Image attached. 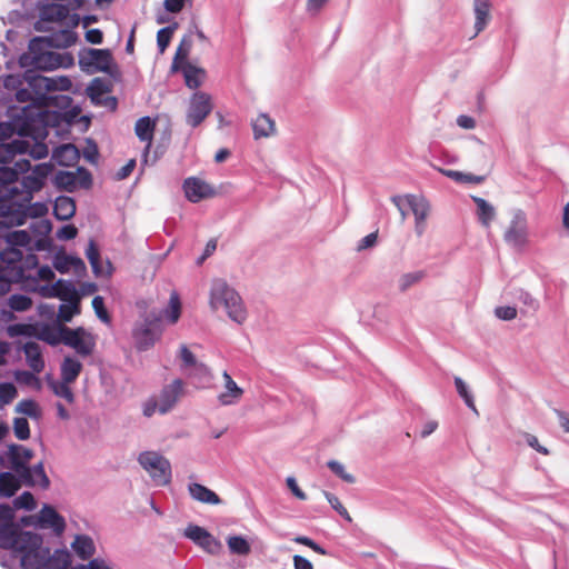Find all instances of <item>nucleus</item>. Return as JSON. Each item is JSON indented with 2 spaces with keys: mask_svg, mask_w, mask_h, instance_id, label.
<instances>
[{
  "mask_svg": "<svg viewBox=\"0 0 569 569\" xmlns=\"http://www.w3.org/2000/svg\"><path fill=\"white\" fill-rule=\"evenodd\" d=\"M28 147L29 143L20 139L0 143V203L14 200L30 202L51 173L50 163H39L31 169L30 160L24 158L17 160L13 167L7 166L16 156H22Z\"/></svg>",
  "mask_w": 569,
  "mask_h": 569,
  "instance_id": "f257e3e1",
  "label": "nucleus"
},
{
  "mask_svg": "<svg viewBox=\"0 0 569 569\" xmlns=\"http://www.w3.org/2000/svg\"><path fill=\"white\" fill-rule=\"evenodd\" d=\"M13 512L9 506H0V548L11 551L23 569H43V559L49 550L42 546L40 535L21 531L12 523Z\"/></svg>",
  "mask_w": 569,
  "mask_h": 569,
  "instance_id": "f03ea898",
  "label": "nucleus"
},
{
  "mask_svg": "<svg viewBox=\"0 0 569 569\" xmlns=\"http://www.w3.org/2000/svg\"><path fill=\"white\" fill-rule=\"evenodd\" d=\"M9 121L0 122V143L11 138L14 133L18 136L31 134L34 138H43L46 126L50 119V114L42 112L38 106H24L23 108H9Z\"/></svg>",
  "mask_w": 569,
  "mask_h": 569,
  "instance_id": "7ed1b4c3",
  "label": "nucleus"
},
{
  "mask_svg": "<svg viewBox=\"0 0 569 569\" xmlns=\"http://www.w3.org/2000/svg\"><path fill=\"white\" fill-rule=\"evenodd\" d=\"M209 305L214 311L223 309L228 317L239 325L247 319V310L240 295L223 279L212 280Z\"/></svg>",
  "mask_w": 569,
  "mask_h": 569,
  "instance_id": "20e7f679",
  "label": "nucleus"
},
{
  "mask_svg": "<svg viewBox=\"0 0 569 569\" xmlns=\"http://www.w3.org/2000/svg\"><path fill=\"white\" fill-rule=\"evenodd\" d=\"M51 47L41 46L39 50L22 53L19 63L22 68H34L37 70H53L57 68H69L73 66V56L69 52H56Z\"/></svg>",
  "mask_w": 569,
  "mask_h": 569,
  "instance_id": "39448f33",
  "label": "nucleus"
},
{
  "mask_svg": "<svg viewBox=\"0 0 569 569\" xmlns=\"http://www.w3.org/2000/svg\"><path fill=\"white\" fill-rule=\"evenodd\" d=\"M34 68H26L23 80L28 87L34 93L36 99L44 107L57 106L61 109H66L72 102V99L64 94H51L52 79L44 77L38 72Z\"/></svg>",
  "mask_w": 569,
  "mask_h": 569,
  "instance_id": "423d86ee",
  "label": "nucleus"
},
{
  "mask_svg": "<svg viewBox=\"0 0 569 569\" xmlns=\"http://www.w3.org/2000/svg\"><path fill=\"white\" fill-rule=\"evenodd\" d=\"M42 112H46L50 114V119L48 121V124L46 126V132L47 134L43 138H34L31 134L28 136H19L18 139L24 140L29 143V147L27 151L23 153H28L33 159H43L48 156V147L42 141L49 136V128L56 127L59 123V119L63 118L67 122H72L73 119L79 114L80 110L78 107L72 108L69 111L64 112H57V111H50V110H42L41 107H39Z\"/></svg>",
  "mask_w": 569,
  "mask_h": 569,
  "instance_id": "0eeeda50",
  "label": "nucleus"
},
{
  "mask_svg": "<svg viewBox=\"0 0 569 569\" xmlns=\"http://www.w3.org/2000/svg\"><path fill=\"white\" fill-rule=\"evenodd\" d=\"M48 212L43 202L10 201L0 203V218H4L11 224H23L27 218H41Z\"/></svg>",
  "mask_w": 569,
  "mask_h": 569,
  "instance_id": "6e6552de",
  "label": "nucleus"
},
{
  "mask_svg": "<svg viewBox=\"0 0 569 569\" xmlns=\"http://www.w3.org/2000/svg\"><path fill=\"white\" fill-rule=\"evenodd\" d=\"M78 63L87 74L110 73L113 57L109 49L82 48L78 53Z\"/></svg>",
  "mask_w": 569,
  "mask_h": 569,
  "instance_id": "1a4fd4ad",
  "label": "nucleus"
},
{
  "mask_svg": "<svg viewBox=\"0 0 569 569\" xmlns=\"http://www.w3.org/2000/svg\"><path fill=\"white\" fill-rule=\"evenodd\" d=\"M140 466L149 473L158 486H166L171 481V463L156 451H143L138 457Z\"/></svg>",
  "mask_w": 569,
  "mask_h": 569,
  "instance_id": "9d476101",
  "label": "nucleus"
},
{
  "mask_svg": "<svg viewBox=\"0 0 569 569\" xmlns=\"http://www.w3.org/2000/svg\"><path fill=\"white\" fill-rule=\"evenodd\" d=\"M161 335L160 318L148 315L136 323L132 330L136 347L139 351L150 349Z\"/></svg>",
  "mask_w": 569,
  "mask_h": 569,
  "instance_id": "9b49d317",
  "label": "nucleus"
},
{
  "mask_svg": "<svg viewBox=\"0 0 569 569\" xmlns=\"http://www.w3.org/2000/svg\"><path fill=\"white\" fill-rule=\"evenodd\" d=\"M505 242L516 249H522L529 241L527 214L521 209L512 211V218L503 233Z\"/></svg>",
  "mask_w": 569,
  "mask_h": 569,
  "instance_id": "f8f14e48",
  "label": "nucleus"
},
{
  "mask_svg": "<svg viewBox=\"0 0 569 569\" xmlns=\"http://www.w3.org/2000/svg\"><path fill=\"white\" fill-rule=\"evenodd\" d=\"M43 569H68L71 562L70 553L66 549H57L52 555L48 550L43 559ZM88 569H114L106 559L97 557L88 562Z\"/></svg>",
  "mask_w": 569,
  "mask_h": 569,
  "instance_id": "ddd939ff",
  "label": "nucleus"
},
{
  "mask_svg": "<svg viewBox=\"0 0 569 569\" xmlns=\"http://www.w3.org/2000/svg\"><path fill=\"white\" fill-rule=\"evenodd\" d=\"M211 111V97L203 91H197L190 98L186 113V122L191 128H197Z\"/></svg>",
  "mask_w": 569,
  "mask_h": 569,
  "instance_id": "4468645a",
  "label": "nucleus"
},
{
  "mask_svg": "<svg viewBox=\"0 0 569 569\" xmlns=\"http://www.w3.org/2000/svg\"><path fill=\"white\" fill-rule=\"evenodd\" d=\"M62 343L74 349L81 357L90 356L96 347V341L92 335L86 332L82 327L71 329L67 327L63 329Z\"/></svg>",
  "mask_w": 569,
  "mask_h": 569,
  "instance_id": "2eb2a0df",
  "label": "nucleus"
},
{
  "mask_svg": "<svg viewBox=\"0 0 569 569\" xmlns=\"http://www.w3.org/2000/svg\"><path fill=\"white\" fill-rule=\"evenodd\" d=\"M77 41V33L70 29L53 31L48 36L34 37L29 42V50H39L41 46L66 49Z\"/></svg>",
  "mask_w": 569,
  "mask_h": 569,
  "instance_id": "dca6fc26",
  "label": "nucleus"
},
{
  "mask_svg": "<svg viewBox=\"0 0 569 569\" xmlns=\"http://www.w3.org/2000/svg\"><path fill=\"white\" fill-rule=\"evenodd\" d=\"M17 329L22 335L34 336L37 339L42 340L50 346H58L62 342V337L64 335L63 329H67V326L43 323L38 327H32L29 325H19L17 326Z\"/></svg>",
  "mask_w": 569,
  "mask_h": 569,
  "instance_id": "f3484780",
  "label": "nucleus"
},
{
  "mask_svg": "<svg viewBox=\"0 0 569 569\" xmlns=\"http://www.w3.org/2000/svg\"><path fill=\"white\" fill-rule=\"evenodd\" d=\"M405 199L415 217V232L422 237L427 229V218L430 214V202L422 196L407 194Z\"/></svg>",
  "mask_w": 569,
  "mask_h": 569,
  "instance_id": "a211bd4d",
  "label": "nucleus"
},
{
  "mask_svg": "<svg viewBox=\"0 0 569 569\" xmlns=\"http://www.w3.org/2000/svg\"><path fill=\"white\" fill-rule=\"evenodd\" d=\"M40 20L34 23L37 31H46V22H62L69 17V8L61 3H47L40 8Z\"/></svg>",
  "mask_w": 569,
  "mask_h": 569,
  "instance_id": "6ab92c4d",
  "label": "nucleus"
},
{
  "mask_svg": "<svg viewBox=\"0 0 569 569\" xmlns=\"http://www.w3.org/2000/svg\"><path fill=\"white\" fill-rule=\"evenodd\" d=\"M182 392L183 381L181 379H174L171 383L163 386L158 397L159 412L161 415L169 412L176 406Z\"/></svg>",
  "mask_w": 569,
  "mask_h": 569,
  "instance_id": "aec40b11",
  "label": "nucleus"
},
{
  "mask_svg": "<svg viewBox=\"0 0 569 569\" xmlns=\"http://www.w3.org/2000/svg\"><path fill=\"white\" fill-rule=\"evenodd\" d=\"M183 191L187 199L194 203L214 194V190L210 184L194 177H190L184 180Z\"/></svg>",
  "mask_w": 569,
  "mask_h": 569,
  "instance_id": "412c9836",
  "label": "nucleus"
},
{
  "mask_svg": "<svg viewBox=\"0 0 569 569\" xmlns=\"http://www.w3.org/2000/svg\"><path fill=\"white\" fill-rule=\"evenodd\" d=\"M87 94L91 102L96 106H107L114 110L117 108V99L113 97H103L109 91L106 82L100 78H94L87 87Z\"/></svg>",
  "mask_w": 569,
  "mask_h": 569,
  "instance_id": "4be33fe9",
  "label": "nucleus"
},
{
  "mask_svg": "<svg viewBox=\"0 0 569 569\" xmlns=\"http://www.w3.org/2000/svg\"><path fill=\"white\" fill-rule=\"evenodd\" d=\"M22 258V249L12 246H3L0 252V268L7 272L11 271V269H19L22 273V280L28 279L29 276L24 274Z\"/></svg>",
  "mask_w": 569,
  "mask_h": 569,
  "instance_id": "5701e85b",
  "label": "nucleus"
},
{
  "mask_svg": "<svg viewBox=\"0 0 569 569\" xmlns=\"http://www.w3.org/2000/svg\"><path fill=\"white\" fill-rule=\"evenodd\" d=\"M21 482L28 487L39 486L42 489H47L50 486V480L46 475L42 462L29 467L27 465V472H16Z\"/></svg>",
  "mask_w": 569,
  "mask_h": 569,
  "instance_id": "b1692460",
  "label": "nucleus"
},
{
  "mask_svg": "<svg viewBox=\"0 0 569 569\" xmlns=\"http://www.w3.org/2000/svg\"><path fill=\"white\" fill-rule=\"evenodd\" d=\"M33 457V451L21 445L11 443L8 446V458L13 472H27V465Z\"/></svg>",
  "mask_w": 569,
  "mask_h": 569,
  "instance_id": "393cba45",
  "label": "nucleus"
},
{
  "mask_svg": "<svg viewBox=\"0 0 569 569\" xmlns=\"http://www.w3.org/2000/svg\"><path fill=\"white\" fill-rule=\"evenodd\" d=\"M224 390L217 397L221 406H233L240 401L244 391L237 382L231 378L228 371L222 372Z\"/></svg>",
  "mask_w": 569,
  "mask_h": 569,
  "instance_id": "a878e982",
  "label": "nucleus"
},
{
  "mask_svg": "<svg viewBox=\"0 0 569 569\" xmlns=\"http://www.w3.org/2000/svg\"><path fill=\"white\" fill-rule=\"evenodd\" d=\"M39 525L41 528H50L60 535L66 529L64 518L58 511L48 505H44L39 512Z\"/></svg>",
  "mask_w": 569,
  "mask_h": 569,
  "instance_id": "bb28decb",
  "label": "nucleus"
},
{
  "mask_svg": "<svg viewBox=\"0 0 569 569\" xmlns=\"http://www.w3.org/2000/svg\"><path fill=\"white\" fill-rule=\"evenodd\" d=\"M491 2L490 0H473V13H475V36L479 34L488 26L491 14Z\"/></svg>",
  "mask_w": 569,
  "mask_h": 569,
  "instance_id": "cd10ccee",
  "label": "nucleus"
},
{
  "mask_svg": "<svg viewBox=\"0 0 569 569\" xmlns=\"http://www.w3.org/2000/svg\"><path fill=\"white\" fill-rule=\"evenodd\" d=\"M80 158L78 148L72 143L57 147L52 153V159L62 167L73 166Z\"/></svg>",
  "mask_w": 569,
  "mask_h": 569,
  "instance_id": "c85d7f7f",
  "label": "nucleus"
},
{
  "mask_svg": "<svg viewBox=\"0 0 569 569\" xmlns=\"http://www.w3.org/2000/svg\"><path fill=\"white\" fill-rule=\"evenodd\" d=\"M188 492L190 497L199 501L201 503L207 505H219L221 503V499L219 496L212 491L211 489L207 488L206 486L198 483V482H191L188 485Z\"/></svg>",
  "mask_w": 569,
  "mask_h": 569,
  "instance_id": "c756f323",
  "label": "nucleus"
},
{
  "mask_svg": "<svg viewBox=\"0 0 569 569\" xmlns=\"http://www.w3.org/2000/svg\"><path fill=\"white\" fill-rule=\"evenodd\" d=\"M188 377L192 380L197 389H206L212 386L213 375L208 366L203 362L196 365L188 371Z\"/></svg>",
  "mask_w": 569,
  "mask_h": 569,
  "instance_id": "7c9ffc66",
  "label": "nucleus"
},
{
  "mask_svg": "<svg viewBox=\"0 0 569 569\" xmlns=\"http://www.w3.org/2000/svg\"><path fill=\"white\" fill-rule=\"evenodd\" d=\"M71 548L81 560L92 559L96 553L94 541L88 535H77L71 543Z\"/></svg>",
  "mask_w": 569,
  "mask_h": 569,
  "instance_id": "2f4dec72",
  "label": "nucleus"
},
{
  "mask_svg": "<svg viewBox=\"0 0 569 569\" xmlns=\"http://www.w3.org/2000/svg\"><path fill=\"white\" fill-rule=\"evenodd\" d=\"M23 352L28 366L37 373L44 369V361L41 355L40 346L34 341H28L23 345Z\"/></svg>",
  "mask_w": 569,
  "mask_h": 569,
  "instance_id": "473e14b6",
  "label": "nucleus"
},
{
  "mask_svg": "<svg viewBox=\"0 0 569 569\" xmlns=\"http://www.w3.org/2000/svg\"><path fill=\"white\" fill-rule=\"evenodd\" d=\"M76 213V202L71 197L59 196L54 200L53 214L58 220L66 221Z\"/></svg>",
  "mask_w": 569,
  "mask_h": 569,
  "instance_id": "72a5a7b5",
  "label": "nucleus"
},
{
  "mask_svg": "<svg viewBox=\"0 0 569 569\" xmlns=\"http://www.w3.org/2000/svg\"><path fill=\"white\" fill-rule=\"evenodd\" d=\"M184 537L204 549H209L214 542L213 537L204 528L197 525H189L184 530Z\"/></svg>",
  "mask_w": 569,
  "mask_h": 569,
  "instance_id": "f704fd0d",
  "label": "nucleus"
},
{
  "mask_svg": "<svg viewBox=\"0 0 569 569\" xmlns=\"http://www.w3.org/2000/svg\"><path fill=\"white\" fill-rule=\"evenodd\" d=\"M82 370V363L74 357L68 356L60 366L61 380L66 382H74Z\"/></svg>",
  "mask_w": 569,
  "mask_h": 569,
  "instance_id": "c9c22d12",
  "label": "nucleus"
},
{
  "mask_svg": "<svg viewBox=\"0 0 569 569\" xmlns=\"http://www.w3.org/2000/svg\"><path fill=\"white\" fill-rule=\"evenodd\" d=\"M179 71H182L186 86L190 89H197L201 86L206 71L189 62H184Z\"/></svg>",
  "mask_w": 569,
  "mask_h": 569,
  "instance_id": "e433bc0d",
  "label": "nucleus"
},
{
  "mask_svg": "<svg viewBox=\"0 0 569 569\" xmlns=\"http://www.w3.org/2000/svg\"><path fill=\"white\" fill-rule=\"evenodd\" d=\"M472 201L477 206V216L480 223L483 227L488 228L496 217L495 207L491 203H489L486 199L480 197L473 196Z\"/></svg>",
  "mask_w": 569,
  "mask_h": 569,
  "instance_id": "4c0bfd02",
  "label": "nucleus"
},
{
  "mask_svg": "<svg viewBox=\"0 0 569 569\" xmlns=\"http://www.w3.org/2000/svg\"><path fill=\"white\" fill-rule=\"evenodd\" d=\"M252 129L256 139L266 138L274 132V122L268 114L261 113L253 120Z\"/></svg>",
  "mask_w": 569,
  "mask_h": 569,
  "instance_id": "58836bf2",
  "label": "nucleus"
},
{
  "mask_svg": "<svg viewBox=\"0 0 569 569\" xmlns=\"http://www.w3.org/2000/svg\"><path fill=\"white\" fill-rule=\"evenodd\" d=\"M191 47H192L191 37L184 36L181 39V41L177 48L174 58L172 60V64H171L172 72H178L180 70V68L183 66V63L187 62L186 60L190 53Z\"/></svg>",
  "mask_w": 569,
  "mask_h": 569,
  "instance_id": "ea45409f",
  "label": "nucleus"
},
{
  "mask_svg": "<svg viewBox=\"0 0 569 569\" xmlns=\"http://www.w3.org/2000/svg\"><path fill=\"white\" fill-rule=\"evenodd\" d=\"M53 266H54V268L59 272L66 273L71 268H74V269L81 268V269H83L84 268V262L82 261V259H80L78 257L68 256V254H64V253H57L54 256Z\"/></svg>",
  "mask_w": 569,
  "mask_h": 569,
  "instance_id": "a19ab883",
  "label": "nucleus"
},
{
  "mask_svg": "<svg viewBox=\"0 0 569 569\" xmlns=\"http://www.w3.org/2000/svg\"><path fill=\"white\" fill-rule=\"evenodd\" d=\"M153 130L154 121L150 117L146 116L137 120L134 132L141 141L148 142V146L153 138Z\"/></svg>",
  "mask_w": 569,
  "mask_h": 569,
  "instance_id": "79ce46f5",
  "label": "nucleus"
},
{
  "mask_svg": "<svg viewBox=\"0 0 569 569\" xmlns=\"http://www.w3.org/2000/svg\"><path fill=\"white\" fill-rule=\"evenodd\" d=\"M19 480L12 472L0 473V496L12 497L20 488Z\"/></svg>",
  "mask_w": 569,
  "mask_h": 569,
  "instance_id": "37998d69",
  "label": "nucleus"
},
{
  "mask_svg": "<svg viewBox=\"0 0 569 569\" xmlns=\"http://www.w3.org/2000/svg\"><path fill=\"white\" fill-rule=\"evenodd\" d=\"M31 241H32L31 236L27 230L10 231L8 229V232H7V236L4 239V244L21 249V248L29 247Z\"/></svg>",
  "mask_w": 569,
  "mask_h": 569,
  "instance_id": "c03bdc74",
  "label": "nucleus"
},
{
  "mask_svg": "<svg viewBox=\"0 0 569 569\" xmlns=\"http://www.w3.org/2000/svg\"><path fill=\"white\" fill-rule=\"evenodd\" d=\"M22 280V273L19 269H11L7 272L0 268V296L10 291L12 283H19Z\"/></svg>",
  "mask_w": 569,
  "mask_h": 569,
  "instance_id": "a18cd8bd",
  "label": "nucleus"
},
{
  "mask_svg": "<svg viewBox=\"0 0 569 569\" xmlns=\"http://www.w3.org/2000/svg\"><path fill=\"white\" fill-rule=\"evenodd\" d=\"M51 296L58 297L61 300L71 301L78 299L76 297V288L73 284L63 280H58L51 288Z\"/></svg>",
  "mask_w": 569,
  "mask_h": 569,
  "instance_id": "49530a36",
  "label": "nucleus"
},
{
  "mask_svg": "<svg viewBox=\"0 0 569 569\" xmlns=\"http://www.w3.org/2000/svg\"><path fill=\"white\" fill-rule=\"evenodd\" d=\"M227 545L231 553L247 556L251 551V546L242 536H231L227 539Z\"/></svg>",
  "mask_w": 569,
  "mask_h": 569,
  "instance_id": "de8ad7c7",
  "label": "nucleus"
},
{
  "mask_svg": "<svg viewBox=\"0 0 569 569\" xmlns=\"http://www.w3.org/2000/svg\"><path fill=\"white\" fill-rule=\"evenodd\" d=\"M54 184L67 191H73L77 187V173L70 171H58L54 176Z\"/></svg>",
  "mask_w": 569,
  "mask_h": 569,
  "instance_id": "09e8293b",
  "label": "nucleus"
},
{
  "mask_svg": "<svg viewBox=\"0 0 569 569\" xmlns=\"http://www.w3.org/2000/svg\"><path fill=\"white\" fill-rule=\"evenodd\" d=\"M180 313H181L180 298H179V295L176 291H173L170 295L169 306L163 311V315L170 323H176L180 318Z\"/></svg>",
  "mask_w": 569,
  "mask_h": 569,
  "instance_id": "8fccbe9b",
  "label": "nucleus"
},
{
  "mask_svg": "<svg viewBox=\"0 0 569 569\" xmlns=\"http://www.w3.org/2000/svg\"><path fill=\"white\" fill-rule=\"evenodd\" d=\"M455 386H456L458 395L463 399L466 406L468 408H470L473 412L478 413L476 405H475L473 396L469 391L467 383L460 377H456Z\"/></svg>",
  "mask_w": 569,
  "mask_h": 569,
  "instance_id": "3c124183",
  "label": "nucleus"
},
{
  "mask_svg": "<svg viewBox=\"0 0 569 569\" xmlns=\"http://www.w3.org/2000/svg\"><path fill=\"white\" fill-rule=\"evenodd\" d=\"M50 388L56 396L63 398L69 403H72L74 401V395L70 388V382H66L62 380L52 381L50 382Z\"/></svg>",
  "mask_w": 569,
  "mask_h": 569,
  "instance_id": "603ef678",
  "label": "nucleus"
},
{
  "mask_svg": "<svg viewBox=\"0 0 569 569\" xmlns=\"http://www.w3.org/2000/svg\"><path fill=\"white\" fill-rule=\"evenodd\" d=\"M177 28L178 23L174 22L173 24L167 26L158 31L157 46L160 53H163L167 47L169 46L171 37Z\"/></svg>",
  "mask_w": 569,
  "mask_h": 569,
  "instance_id": "864d4df0",
  "label": "nucleus"
},
{
  "mask_svg": "<svg viewBox=\"0 0 569 569\" xmlns=\"http://www.w3.org/2000/svg\"><path fill=\"white\" fill-rule=\"evenodd\" d=\"M16 411L30 418L38 419L40 416L38 405L32 399H23L16 406Z\"/></svg>",
  "mask_w": 569,
  "mask_h": 569,
  "instance_id": "5fc2aeb1",
  "label": "nucleus"
},
{
  "mask_svg": "<svg viewBox=\"0 0 569 569\" xmlns=\"http://www.w3.org/2000/svg\"><path fill=\"white\" fill-rule=\"evenodd\" d=\"M79 301L73 299L68 301L66 305H61L59 308V319L64 322L71 321V319L79 313Z\"/></svg>",
  "mask_w": 569,
  "mask_h": 569,
  "instance_id": "6e6d98bb",
  "label": "nucleus"
},
{
  "mask_svg": "<svg viewBox=\"0 0 569 569\" xmlns=\"http://www.w3.org/2000/svg\"><path fill=\"white\" fill-rule=\"evenodd\" d=\"M9 307L14 311H26L32 306V300L26 295H12L8 300Z\"/></svg>",
  "mask_w": 569,
  "mask_h": 569,
  "instance_id": "4d7b16f0",
  "label": "nucleus"
},
{
  "mask_svg": "<svg viewBox=\"0 0 569 569\" xmlns=\"http://www.w3.org/2000/svg\"><path fill=\"white\" fill-rule=\"evenodd\" d=\"M86 257L89 260L94 273L100 272V252L93 240H90L86 249Z\"/></svg>",
  "mask_w": 569,
  "mask_h": 569,
  "instance_id": "13d9d810",
  "label": "nucleus"
},
{
  "mask_svg": "<svg viewBox=\"0 0 569 569\" xmlns=\"http://www.w3.org/2000/svg\"><path fill=\"white\" fill-rule=\"evenodd\" d=\"M423 278L422 271H415L405 273L399 279V289L400 291H407L411 286L418 283Z\"/></svg>",
  "mask_w": 569,
  "mask_h": 569,
  "instance_id": "bf43d9fd",
  "label": "nucleus"
},
{
  "mask_svg": "<svg viewBox=\"0 0 569 569\" xmlns=\"http://www.w3.org/2000/svg\"><path fill=\"white\" fill-rule=\"evenodd\" d=\"M17 388L12 382L0 383V403L9 405L17 397Z\"/></svg>",
  "mask_w": 569,
  "mask_h": 569,
  "instance_id": "052dcab7",
  "label": "nucleus"
},
{
  "mask_svg": "<svg viewBox=\"0 0 569 569\" xmlns=\"http://www.w3.org/2000/svg\"><path fill=\"white\" fill-rule=\"evenodd\" d=\"M13 432L19 440H27L30 438V427L26 418H14Z\"/></svg>",
  "mask_w": 569,
  "mask_h": 569,
  "instance_id": "680f3d73",
  "label": "nucleus"
},
{
  "mask_svg": "<svg viewBox=\"0 0 569 569\" xmlns=\"http://www.w3.org/2000/svg\"><path fill=\"white\" fill-rule=\"evenodd\" d=\"M182 363L181 369L189 371L196 365H199L200 362L196 359L194 355L188 349L186 345H182L180 347V355H179Z\"/></svg>",
  "mask_w": 569,
  "mask_h": 569,
  "instance_id": "e2e57ef3",
  "label": "nucleus"
},
{
  "mask_svg": "<svg viewBox=\"0 0 569 569\" xmlns=\"http://www.w3.org/2000/svg\"><path fill=\"white\" fill-rule=\"evenodd\" d=\"M323 495H325L327 501L332 507V509H335L347 521H349V522L352 521L348 510L343 507V505L340 502V500L337 496H335L333 493L328 492V491H325Z\"/></svg>",
  "mask_w": 569,
  "mask_h": 569,
  "instance_id": "0e129e2a",
  "label": "nucleus"
},
{
  "mask_svg": "<svg viewBox=\"0 0 569 569\" xmlns=\"http://www.w3.org/2000/svg\"><path fill=\"white\" fill-rule=\"evenodd\" d=\"M328 468L339 478L348 483L355 482V477L348 472H346L345 467L337 460H329L327 462Z\"/></svg>",
  "mask_w": 569,
  "mask_h": 569,
  "instance_id": "69168bd1",
  "label": "nucleus"
},
{
  "mask_svg": "<svg viewBox=\"0 0 569 569\" xmlns=\"http://www.w3.org/2000/svg\"><path fill=\"white\" fill-rule=\"evenodd\" d=\"M515 298L526 306L529 310L536 311L539 308V302L528 291L519 289L515 293Z\"/></svg>",
  "mask_w": 569,
  "mask_h": 569,
  "instance_id": "338daca9",
  "label": "nucleus"
},
{
  "mask_svg": "<svg viewBox=\"0 0 569 569\" xmlns=\"http://www.w3.org/2000/svg\"><path fill=\"white\" fill-rule=\"evenodd\" d=\"M92 308L97 315V317L103 321L104 323H109L110 322V316L106 309V306H104V300L101 296H96L93 299H92Z\"/></svg>",
  "mask_w": 569,
  "mask_h": 569,
  "instance_id": "774afa93",
  "label": "nucleus"
}]
</instances>
